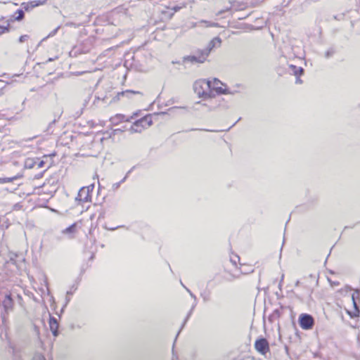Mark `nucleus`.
Wrapping results in <instances>:
<instances>
[{
	"label": "nucleus",
	"mask_w": 360,
	"mask_h": 360,
	"mask_svg": "<svg viewBox=\"0 0 360 360\" xmlns=\"http://www.w3.org/2000/svg\"><path fill=\"white\" fill-rule=\"evenodd\" d=\"M193 90L199 97L205 98H214L215 96L214 92L218 95L230 93L228 89L214 86L212 84V81L205 79L195 82L193 84Z\"/></svg>",
	"instance_id": "nucleus-1"
},
{
	"label": "nucleus",
	"mask_w": 360,
	"mask_h": 360,
	"mask_svg": "<svg viewBox=\"0 0 360 360\" xmlns=\"http://www.w3.org/2000/svg\"><path fill=\"white\" fill-rule=\"evenodd\" d=\"M298 323L302 329L310 330L314 325V319L309 314H302L299 316Z\"/></svg>",
	"instance_id": "nucleus-2"
},
{
	"label": "nucleus",
	"mask_w": 360,
	"mask_h": 360,
	"mask_svg": "<svg viewBox=\"0 0 360 360\" xmlns=\"http://www.w3.org/2000/svg\"><path fill=\"white\" fill-rule=\"evenodd\" d=\"M255 349L261 354L266 355V353L269 352V343L268 340L263 337L257 338L255 342Z\"/></svg>",
	"instance_id": "nucleus-3"
},
{
	"label": "nucleus",
	"mask_w": 360,
	"mask_h": 360,
	"mask_svg": "<svg viewBox=\"0 0 360 360\" xmlns=\"http://www.w3.org/2000/svg\"><path fill=\"white\" fill-rule=\"evenodd\" d=\"M75 200L78 202V204L91 201L90 187L81 188L75 198Z\"/></svg>",
	"instance_id": "nucleus-4"
},
{
	"label": "nucleus",
	"mask_w": 360,
	"mask_h": 360,
	"mask_svg": "<svg viewBox=\"0 0 360 360\" xmlns=\"http://www.w3.org/2000/svg\"><path fill=\"white\" fill-rule=\"evenodd\" d=\"M46 0L41 1H32L30 2H23L21 4L22 8L24 11H30L34 8L45 4Z\"/></svg>",
	"instance_id": "nucleus-5"
},
{
	"label": "nucleus",
	"mask_w": 360,
	"mask_h": 360,
	"mask_svg": "<svg viewBox=\"0 0 360 360\" xmlns=\"http://www.w3.org/2000/svg\"><path fill=\"white\" fill-rule=\"evenodd\" d=\"M221 39L220 37H216L214 38H213L209 43L207 45V46L204 49L207 52V53L210 55V53L212 52V51L214 49V48H218V47H220L221 46Z\"/></svg>",
	"instance_id": "nucleus-6"
},
{
	"label": "nucleus",
	"mask_w": 360,
	"mask_h": 360,
	"mask_svg": "<svg viewBox=\"0 0 360 360\" xmlns=\"http://www.w3.org/2000/svg\"><path fill=\"white\" fill-rule=\"evenodd\" d=\"M2 305L6 314H8L10 311L13 310L14 302L11 295H6L5 296V298L2 302Z\"/></svg>",
	"instance_id": "nucleus-7"
},
{
	"label": "nucleus",
	"mask_w": 360,
	"mask_h": 360,
	"mask_svg": "<svg viewBox=\"0 0 360 360\" xmlns=\"http://www.w3.org/2000/svg\"><path fill=\"white\" fill-rule=\"evenodd\" d=\"M134 94H142L140 91H132V90H126V91H123L121 92H118L116 96H115L112 98V101H119V100H120L121 97H124V96H126L127 98H131V96L134 95Z\"/></svg>",
	"instance_id": "nucleus-8"
},
{
	"label": "nucleus",
	"mask_w": 360,
	"mask_h": 360,
	"mask_svg": "<svg viewBox=\"0 0 360 360\" xmlns=\"http://www.w3.org/2000/svg\"><path fill=\"white\" fill-rule=\"evenodd\" d=\"M152 124L153 120L150 115H146L143 117L135 121V125L138 126L140 124L142 128L150 127Z\"/></svg>",
	"instance_id": "nucleus-9"
},
{
	"label": "nucleus",
	"mask_w": 360,
	"mask_h": 360,
	"mask_svg": "<svg viewBox=\"0 0 360 360\" xmlns=\"http://www.w3.org/2000/svg\"><path fill=\"white\" fill-rule=\"evenodd\" d=\"M49 326L53 335L55 337L58 336L59 334V331L58 330L59 324L57 321V319L55 318L54 316H50Z\"/></svg>",
	"instance_id": "nucleus-10"
},
{
	"label": "nucleus",
	"mask_w": 360,
	"mask_h": 360,
	"mask_svg": "<svg viewBox=\"0 0 360 360\" xmlns=\"http://www.w3.org/2000/svg\"><path fill=\"white\" fill-rule=\"evenodd\" d=\"M219 25L217 22H212L207 20H201L198 22H195L191 23V27H218Z\"/></svg>",
	"instance_id": "nucleus-11"
},
{
	"label": "nucleus",
	"mask_w": 360,
	"mask_h": 360,
	"mask_svg": "<svg viewBox=\"0 0 360 360\" xmlns=\"http://www.w3.org/2000/svg\"><path fill=\"white\" fill-rule=\"evenodd\" d=\"M200 57H197L194 53L190 56H184L183 58L184 63H191L192 64L196 63H202V60L200 59Z\"/></svg>",
	"instance_id": "nucleus-12"
},
{
	"label": "nucleus",
	"mask_w": 360,
	"mask_h": 360,
	"mask_svg": "<svg viewBox=\"0 0 360 360\" xmlns=\"http://www.w3.org/2000/svg\"><path fill=\"white\" fill-rule=\"evenodd\" d=\"M126 116L122 114H117L110 119V121L112 125H117L122 122H127Z\"/></svg>",
	"instance_id": "nucleus-13"
},
{
	"label": "nucleus",
	"mask_w": 360,
	"mask_h": 360,
	"mask_svg": "<svg viewBox=\"0 0 360 360\" xmlns=\"http://www.w3.org/2000/svg\"><path fill=\"white\" fill-rule=\"evenodd\" d=\"M359 301H352L353 307H354V311H347L348 314L350 316L351 318H356L359 316L360 314V307L359 305Z\"/></svg>",
	"instance_id": "nucleus-14"
},
{
	"label": "nucleus",
	"mask_w": 360,
	"mask_h": 360,
	"mask_svg": "<svg viewBox=\"0 0 360 360\" xmlns=\"http://www.w3.org/2000/svg\"><path fill=\"white\" fill-rule=\"evenodd\" d=\"M25 18V11L22 8L18 9L15 14L11 16V21H22Z\"/></svg>",
	"instance_id": "nucleus-15"
},
{
	"label": "nucleus",
	"mask_w": 360,
	"mask_h": 360,
	"mask_svg": "<svg viewBox=\"0 0 360 360\" xmlns=\"http://www.w3.org/2000/svg\"><path fill=\"white\" fill-rule=\"evenodd\" d=\"M193 53L198 58L200 57V59L202 60V63H205L207 60V57L209 56V54L204 49H198L194 51Z\"/></svg>",
	"instance_id": "nucleus-16"
},
{
	"label": "nucleus",
	"mask_w": 360,
	"mask_h": 360,
	"mask_svg": "<svg viewBox=\"0 0 360 360\" xmlns=\"http://www.w3.org/2000/svg\"><path fill=\"white\" fill-rule=\"evenodd\" d=\"M289 71L292 72L294 75L296 77H300L302 75L304 74V69L301 67H297L294 65H289Z\"/></svg>",
	"instance_id": "nucleus-17"
},
{
	"label": "nucleus",
	"mask_w": 360,
	"mask_h": 360,
	"mask_svg": "<svg viewBox=\"0 0 360 360\" xmlns=\"http://www.w3.org/2000/svg\"><path fill=\"white\" fill-rule=\"evenodd\" d=\"M281 315V309H276L274 310L273 313L269 315L268 319L271 323L274 322L276 320L278 319Z\"/></svg>",
	"instance_id": "nucleus-18"
},
{
	"label": "nucleus",
	"mask_w": 360,
	"mask_h": 360,
	"mask_svg": "<svg viewBox=\"0 0 360 360\" xmlns=\"http://www.w3.org/2000/svg\"><path fill=\"white\" fill-rule=\"evenodd\" d=\"M37 160L34 158H27L25 161V167L32 169L36 166Z\"/></svg>",
	"instance_id": "nucleus-19"
},
{
	"label": "nucleus",
	"mask_w": 360,
	"mask_h": 360,
	"mask_svg": "<svg viewBox=\"0 0 360 360\" xmlns=\"http://www.w3.org/2000/svg\"><path fill=\"white\" fill-rule=\"evenodd\" d=\"M135 167L136 166L132 167L131 169L127 173L126 176L120 182L115 183L112 185V188L114 190L117 189L120 186V184L124 182L129 174H130Z\"/></svg>",
	"instance_id": "nucleus-20"
},
{
	"label": "nucleus",
	"mask_w": 360,
	"mask_h": 360,
	"mask_svg": "<svg viewBox=\"0 0 360 360\" xmlns=\"http://www.w3.org/2000/svg\"><path fill=\"white\" fill-rule=\"evenodd\" d=\"M200 296L202 297L204 302H207L211 300V293L208 291H203L200 293Z\"/></svg>",
	"instance_id": "nucleus-21"
},
{
	"label": "nucleus",
	"mask_w": 360,
	"mask_h": 360,
	"mask_svg": "<svg viewBox=\"0 0 360 360\" xmlns=\"http://www.w3.org/2000/svg\"><path fill=\"white\" fill-rule=\"evenodd\" d=\"M354 292L352 295V301H359L360 302V289L356 288L354 290Z\"/></svg>",
	"instance_id": "nucleus-22"
},
{
	"label": "nucleus",
	"mask_w": 360,
	"mask_h": 360,
	"mask_svg": "<svg viewBox=\"0 0 360 360\" xmlns=\"http://www.w3.org/2000/svg\"><path fill=\"white\" fill-rule=\"evenodd\" d=\"M60 26H58L56 29H54L53 31H51L46 37L43 38L41 41L39 42V46L44 41H46L48 38L51 37H53L56 33L58 31V30L60 29Z\"/></svg>",
	"instance_id": "nucleus-23"
},
{
	"label": "nucleus",
	"mask_w": 360,
	"mask_h": 360,
	"mask_svg": "<svg viewBox=\"0 0 360 360\" xmlns=\"http://www.w3.org/2000/svg\"><path fill=\"white\" fill-rule=\"evenodd\" d=\"M75 230H76V224H73L69 226L65 229H64L63 231V233H65V234L72 233L75 231Z\"/></svg>",
	"instance_id": "nucleus-24"
},
{
	"label": "nucleus",
	"mask_w": 360,
	"mask_h": 360,
	"mask_svg": "<svg viewBox=\"0 0 360 360\" xmlns=\"http://www.w3.org/2000/svg\"><path fill=\"white\" fill-rule=\"evenodd\" d=\"M142 127L140 124L138 126L135 125V122H134L133 125H131L130 128V131L131 133H136V132H141L142 131Z\"/></svg>",
	"instance_id": "nucleus-25"
},
{
	"label": "nucleus",
	"mask_w": 360,
	"mask_h": 360,
	"mask_svg": "<svg viewBox=\"0 0 360 360\" xmlns=\"http://www.w3.org/2000/svg\"><path fill=\"white\" fill-rule=\"evenodd\" d=\"M197 104H200L202 106L207 108L209 111L214 110L217 107L220 106V104H219L218 105H207V103H201V102H198V103H197Z\"/></svg>",
	"instance_id": "nucleus-26"
},
{
	"label": "nucleus",
	"mask_w": 360,
	"mask_h": 360,
	"mask_svg": "<svg viewBox=\"0 0 360 360\" xmlns=\"http://www.w3.org/2000/svg\"><path fill=\"white\" fill-rule=\"evenodd\" d=\"M335 53V49L333 47L328 49L325 53V58H329Z\"/></svg>",
	"instance_id": "nucleus-27"
},
{
	"label": "nucleus",
	"mask_w": 360,
	"mask_h": 360,
	"mask_svg": "<svg viewBox=\"0 0 360 360\" xmlns=\"http://www.w3.org/2000/svg\"><path fill=\"white\" fill-rule=\"evenodd\" d=\"M235 3V1H229V4H231L230 6H228V7H226L224 9H222L221 11H219L217 15H222L224 14L225 12L226 11H229L231 9L232 6H233V4Z\"/></svg>",
	"instance_id": "nucleus-28"
},
{
	"label": "nucleus",
	"mask_w": 360,
	"mask_h": 360,
	"mask_svg": "<svg viewBox=\"0 0 360 360\" xmlns=\"http://www.w3.org/2000/svg\"><path fill=\"white\" fill-rule=\"evenodd\" d=\"M22 176V175L18 174L13 177H8V178H4V179H5V183H8V182H12L16 179H18L21 178Z\"/></svg>",
	"instance_id": "nucleus-29"
},
{
	"label": "nucleus",
	"mask_w": 360,
	"mask_h": 360,
	"mask_svg": "<svg viewBox=\"0 0 360 360\" xmlns=\"http://www.w3.org/2000/svg\"><path fill=\"white\" fill-rule=\"evenodd\" d=\"M195 306V304L192 307V308L191 309V310L188 313V314H187V316H186V319H185V320H184V323H183V324L181 326V328H183L184 327L186 323L187 322V321L188 320L189 317L191 316Z\"/></svg>",
	"instance_id": "nucleus-30"
},
{
	"label": "nucleus",
	"mask_w": 360,
	"mask_h": 360,
	"mask_svg": "<svg viewBox=\"0 0 360 360\" xmlns=\"http://www.w3.org/2000/svg\"><path fill=\"white\" fill-rule=\"evenodd\" d=\"M10 29V25L8 24L6 26L0 25V34L8 32Z\"/></svg>",
	"instance_id": "nucleus-31"
},
{
	"label": "nucleus",
	"mask_w": 360,
	"mask_h": 360,
	"mask_svg": "<svg viewBox=\"0 0 360 360\" xmlns=\"http://www.w3.org/2000/svg\"><path fill=\"white\" fill-rule=\"evenodd\" d=\"M36 160H37L36 165L37 166L38 168L44 167V165L46 163V162L44 160H39V158H37Z\"/></svg>",
	"instance_id": "nucleus-32"
},
{
	"label": "nucleus",
	"mask_w": 360,
	"mask_h": 360,
	"mask_svg": "<svg viewBox=\"0 0 360 360\" xmlns=\"http://www.w3.org/2000/svg\"><path fill=\"white\" fill-rule=\"evenodd\" d=\"M29 35L27 34H24V35H22L20 37L19 39H18V41L20 43H23L25 40H27V39H29Z\"/></svg>",
	"instance_id": "nucleus-33"
},
{
	"label": "nucleus",
	"mask_w": 360,
	"mask_h": 360,
	"mask_svg": "<svg viewBox=\"0 0 360 360\" xmlns=\"http://www.w3.org/2000/svg\"><path fill=\"white\" fill-rule=\"evenodd\" d=\"M219 84H221V81H220V80H219V79H217V78H214V79H213V81H212V84L213 86H219L218 85H219Z\"/></svg>",
	"instance_id": "nucleus-34"
},
{
	"label": "nucleus",
	"mask_w": 360,
	"mask_h": 360,
	"mask_svg": "<svg viewBox=\"0 0 360 360\" xmlns=\"http://www.w3.org/2000/svg\"><path fill=\"white\" fill-rule=\"evenodd\" d=\"M181 283L186 289V290L188 292V293L190 294L191 297L192 298H193L195 300H196V296L189 289L186 288L181 282Z\"/></svg>",
	"instance_id": "nucleus-35"
},
{
	"label": "nucleus",
	"mask_w": 360,
	"mask_h": 360,
	"mask_svg": "<svg viewBox=\"0 0 360 360\" xmlns=\"http://www.w3.org/2000/svg\"><path fill=\"white\" fill-rule=\"evenodd\" d=\"M32 360H46V359L42 355H36L32 358Z\"/></svg>",
	"instance_id": "nucleus-36"
},
{
	"label": "nucleus",
	"mask_w": 360,
	"mask_h": 360,
	"mask_svg": "<svg viewBox=\"0 0 360 360\" xmlns=\"http://www.w3.org/2000/svg\"><path fill=\"white\" fill-rule=\"evenodd\" d=\"M77 288V286L72 285L71 287V289L67 292V295H72V293H73L72 290H76Z\"/></svg>",
	"instance_id": "nucleus-37"
},
{
	"label": "nucleus",
	"mask_w": 360,
	"mask_h": 360,
	"mask_svg": "<svg viewBox=\"0 0 360 360\" xmlns=\"http://www.w3.org/2000/svg\"><path fill=\"white\" fill-rule=\"evenodd\" d=\"M138 115H139V112H134V115H133L132 116H131L130 117H128V118L126 120V121H127V122H131V120L132 119H134V117H137V116H138Z\"/></svg>",
	"instance_id": "nucleus-38"
},
{
	"label": "nucleus",
	"mask_w": 360,
	"mask_h": 360,
	"mask_svg": "<svg viewBox=\"0 0 360 360\" xmlns=\"http://www.w3.org/2000/svg\"><path fill=\"white\" fill-rule=\"evenodd\" d=\"M57 120L54 119L52 122H51L49 124L47 131H50L51 129L52 126L56 122Z\"/></svg>",
	"instance_id": "nucleus-39"
},
{
	"label": "nucleus",
	"mask_w": 360,
	"mask_h": 360,
	"mask_svg": "<svg viewBox=\"0 0 360 360\" xmlns=\"http://www.w3.org/2000/svg\"><path fill=\"white\" fill-rule=\"evenodd\" d=\"M181 9V7L180 6H175L174 7L172 8V10H173L174 12H177L179 11V10Z\"/></svg>",
	"instance_id": "nucleus-40"
},
{
	"label": "nucleus",
	"mask_w": 360,
	"mask_h": 360,
	"mask_svg": "<svg viewBox=\"0 0 360 360\" xmlns=\"http://www.w3.org/2000/svg\"><path fill=\"white\" fill-rule=\"evenodd\" d=\"M45 171H46V170H44L43 172H41V173H39V174H36V175H35V176H34V178H35V179H40V178H41V177H42V176H43V174L44 173V172H45Z\"/></svg>",
	"instance_id": "nucleus-41"
},
{
	"label": "nucleus",
	"mask_w": 360,
	"mask_h": 360,
	"mask_svg": "<svg viewBox=\"0 0 360 360\" xmlns=\"http://www.w3.org/2000/svg\"><path fill=\"white\" fill-rule=\"evenodd\" d=\"M5 86H6V84H4V82L3 80L0 79V88L2 89Z\"/></svg>",
	"instance_id": "nucleus-42"
},
{
	"label": "nucleus",
	"mask_w": 360,
	"mask_h": 360,
	"mask_svg": "<svg viewBox=\"0 0 360 360\" xmlns=\"http://www.w3.org/2000/svg\"><path fill=\"white\" fill-rule=\"evenodd\" d=\"M91 99V95H88L87 98L84 100V105H86V103L89 101V100Z\"/></svg>",
	"instance_id": "nucleus-43"
},
{
	"label": "nucleus",
	"mask_w": 360,
	"mask_h": 360,
	"mask_svg": "<svg viewBox=\"0 0 360 360\" xmlns=\"http://www.w3.org/2000/svg\"><path fill=\"white\" fill-rule=\"evenodd\" d=\"M68 295H66V299H65V300H66V302H65V305H64V307H66V305L68 304V302H70V297H68Z\"/></svg>",
	"instance_id": "nucleus-44"
},
{
	"label": "nucleus",
	"mask_w": 360,
	"mask_h": 360,
	"mask_svg": "<svg viewBox=\"0 0 360 360\" xmlns=\"http://www.w3.org/2000/svg\"><path fill=\"white\" fill-rule=\"evenodd\" d=\"M302 82V81L300 79V77H297L296 83L301 84Z\"/></svg>",
	"instance_id": "nucleus-45"
},
{
	"label": "nucleus",
	"mask_w": 360,
	"mask_h": 360,
	"mask_svg": "<svg viewBox=\"0 0 360 360\" xmlns=\"http://www.w3.org/2000/svg\"><path fill=\"white\" fill-rule=\"evenodd\" d=\"M104 217V212H101L99 216H98V219H101V218H103Z\"/></svg>",
	"instance_id": "nucleus-46"
},
{
	"label": "nucleus",
	"mask_w": 360,
	"mask_h": 360,
	"mask_svg": "<svg viewBox=\"0 0 360 360\" xmlns=\"http://www.w3.org/2000/svg\"><path fill=\"white\" fill-rule=\"evenodd\" d=\"M231 262L234 265H236V263H237L236 259H232V258H231Z\"/></svg>",
	"instance_id": "nucleus-47"
},
{
	"label": "nucleus",
	"mask_w": 360,
	"mask_h": 360,
	"mask_svg": "<svg viewBox=\"0 0 360 360\" xmlns=\"http://www.w3.org/2000/svg\"><path fill=\"white\" fill-rule=\"evenodd\" d=\"M346 288H347L349 290H350V291H352V290H354V289L352 287H351L350 285H347V286H346Z\"/></svg>",
	"instance_id": "nucleus-48"
},
{
	"label": "nucleus",
	"mask_w": 360,
	"mask_h": 360,
	"mask_svg": "<svg viewBox=\"0 0 360 360\" xmlns=\"http://www.w3.org/2000/svg\"><path fill=\"white\" fill-rule=\"evenodd\" d=\"M0 184H5V179L4 178H0Z\"/></svg>",
	"instance_id": "nucleus-49"
},
{
	"label": "nucleus",
	"mask_w": 360,
	"mask_h": 360,
	"mask_svg": "<svg viewBox=\"0 0 360 360\" xmlns=\"http://www.w3.org/2000/svg\"><path fill=\"white\" fill-rule=\"evenodd\" d=\"M122 131V130L120 129H116L114 130V132L115 133H119V131Z\"/></svg>",
	"instance_id": "nucleus-50"
},
{
	"label": "nucleus",
	"mask_w": 360,
	"mask_h": 360,
	"mask_svg": "<svg viewBox=\"0 0 360 360\" xmlns=\"http://www.w3.org/2000/svg\"><path fill=\"white\" fill-rule=\"evenodd\" d=\"M122 131V130L120 129H116L114 130V132L115 133H119V131Z\"/></svg>",
	"instance_id": "nucleus-51"
},
{
	"label": "nucleus",
	"mask_w": 360,
	"mask_h": 360,
	"mask_svg": "<svg viewBox=\"0 0 360 360\" xmlns=\"http://www.w3.org/2000/svg\"><path fill=\"white\" fill-rule=\"evenodd\" d=\"M181 329H182V328H180V330H179V332L177 333V335H176V338H177V337H178V335H179V334L180 333V332H181ZM174 340H176V338H174Z\"/></svg>",
	"instance_id": "nucleus-52"
},
{
	"label": "nucleus",
	"mask_w": 360,
	"mask_h": 360,
	"mask_svg": "<svg viewBox=\"0 0 360 360\" xmlns=\"http://www.w3.org/2000/svg\"><path fill=\"white\" fill-rule=\"evenodd\" d=\"M53 60V59L52 58H49L47 60H46V63H49V62H51Z\"/></svg>",
	"instance_id": "nucleus-53"
},
{
	"label": "nucleus",
	"mask_w": 360,
	"mask_h": 360,
	"mask_svg": "<svg viewBox=\"0 0 360 360\" xmlns=\"http://www.w3.org/2000/svg\"><path fill=\"white\" fill-rule=\"evenodd\" d=\"M13 360H18L16 354H14Z\"/></svg>",
	"instance_id": "nucleus-54"
},
{
	"label": "nucleus",
	"mask_w": 360,
	"mask_h": 360,
	"mask_svg": "<svg viewBox=\"0 0 360 360\" xmlns=\"http://www.w3.org/2000/svg\"><path fill=\"white\" fill-rule=\"evenodd\" d=\"M299 284H300V281H297L296 282V283H295V285H296V286H298V285H299Z\"/></svg>",
	"instance_id": "nucleus-55"
},
{
	"label": "nucleus",
	"mask_w": 360,
	"mask_h": 360,
	"mask_svg": "<svg viewBox=\"0 0 360 360\" xmlns=\"http://www.w3.org/2000/svg\"><path fill=\"white\" fill-rule=\"evenodd\" d=\"M236 259H237L238 260H239V259H240L239 257H238V256H237V255L236 256Z\"/></svg>",
	"instance_id": "nucleus-56"
},
{
	"label": "nucleus",
	"mask_w": 360,
	"mask_h": 360,
	"mask_svg": "<svg viewBox=\"0 0 360 360\" xmlns=\"http://www.w3.org/2000/svg\"><path fill=\"white\" fill-rule=\"evenodd\" d=\"M194 130H197V129H191L189 131H194Z\"/></svg>",
	"instance_id": "nucleus-57"
},
{
	"label": "nucleus",
	"mask_w": 360,
	"mask_h": 360,
	"mask_svg": "<svg viewBox=\"0 0 360 360\" xmlns=\"http://www.w3.org/2000/svg\"><path fill=\"white\" fill-rule=\"evenodd\" d=\"M236 124V122H234L233 124H232V127H234V125Z\"/></svg>",
	"instance_id": "nucleus-58"
},
{
	"label": "nucleus",
	"mask_w": 360,
	"mask_h": 360,
	"mask_svg": "<svg viewBox=\"0 0 360 360\" xmlns=\"http://www.w3.org/2000/svg\"><path fill=\"white\" fill-rule=\"evenodd\" d=\"M236 124V122H234L233 124H232V127H234V125Z\"/></svg>",
	"instance_id": "nucleus-59"
},
{
	"label": "nucleus",
	"mask_w": 360,
	"mask_h": 360,
	"mask_svg": "<svg viewBox=\"0 0 360 360\" xmlns=\"http://www.w3.org/2000/svg\"><path fill=\"white\" fill-rule=\"evenodd\" d=\"M236 124V122H234L233 124H232V127H234V125Z\"/></svg>",
	"instance_id": "nucleus-60"
},
{
	"label": "nucleus",
	"mask_w": 360,
	"mask_h": 360,
	"mask_svg": "<svg viewBox=\"0 0 360 360\" xmlns=\"http://www.w3.org/2000/svg\"><path fill=\"white\" fill-rule=\"evenodd\" d=\"M355 225H356V224H354V226H350L349 228L353 229V228L354 227V226H355Z\"/></svg>",
	"instance_id": "nucleus-61"
},
{
	"label": "nucleus",
	"mask_w": 360,
	"mask_h": 360,
	"mask_svg": "<svg viewBox=\"0 0 360 360\" xmlns=\"http://www.w3.org/2000/svg\"><path fill=\"white\" fill-rule=\"evenodd\" d=\"M338 284H339L338 282V283H334V285H338Z\"/></svg>",
	"instance_id": "nucleus-62"
},
{
	"label": "nucleus",
	"mask_w": 360,
	"mask_h": 360,
	"mask_svg": "<svg viewBox=\"0 0 360 360\" xmlns=\"http://www.w3.org/2000/svg\"><path fill=\"white\" fill-rule=\"evenodd\" d=\"M360 224V221H357V223L356 224Z\"/></svg>",
	"instance_id": "nucleus-63"
}]
</instances>
